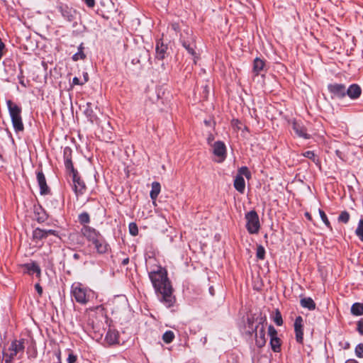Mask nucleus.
Wrapping results in <instances>:
<instances>
[{"mask_svg":"<svg viewBox=\"0 0 363 363\" xmlns=\"http://www.w3.org/2000/svg\"><path fill=\"white\" fill-rule=\"evenodd\" d=\"M255 343L258 347H262L266 344L265 329L263 325L255 333Z\"/></svg>","mask_w":363,"mask_h":363,"instance_id":"obj_19","label":"nucleus"},{"mask_svg":"<svg viewBox=\"0 0 363 363\" xmlns=\"http://www.w3.org/2000/svg\"><path fill=\"white\" fill-rule=\"evenodd\" d=\"M84 83V82H81L79 81V79L77 77H74V78H73V79H72V84H73L74 85L83 84Z\"/></svg>","mask_w":363,"mask_h":363,"instance_id":"obj_48","label":"nucleus"},{"mask_svg":"<svg viewBox=\"0 0 363 363\" xmlns=\"http://www.w3.org/2000/svg\"><path fill=\"white\" fill-rule=\"evenodd\" d=\"M22 342L21 341H19V346L21 347Z\"/></svg>","mask_w":363,"mask_h":363,"instance_id":"obj_60","label":"nucleus"},{"mask_svg":"<svg viewBox=\"0 0 363 363\" xmlns=\"http://www.w3.org/2000/svg\"><path fill=\"white\" fill-rule=\"evenodd\" d=\"M60 11L62 16L67 21H72L74 18L75 11L67 6H62L60 7Z\"/></svg>","mask_w":363,"mask_h":363,"instance_id":"obj_21","label":"nucleus"},{"mask_svg":"<svg viewBox=\"0 0 363 363\" xmlns=\"http://www.w3.org/2000/svg\"><path fill=\"white\" fill-rule=\"evenodd\" d=\"M213 154L223 160L226 155V147L224 143L217 141L213 144Z\"/></svg>","mask_w":363,"mask_h":363,"instance_id":"obj_18","label":"nucleus"},{"mask_svg":"<svg viewBox=\"0 0 363 363\" xmlns=\"http://www.w3.org/2000/svg\"><path fill=\"white\" fill-rule=\"evenodd\" d=\"M33 235L35 239H38V240H41V239L47 238L45 230H42L40 228H36L33 231Z\"/></svg>","mask_w":363,"mask_h":363,"instance_id":"obj_29","label":"nucleus"},{"mask_svg":"<svg viewBox=\"0 0 363 363\" xmlns=\"http://www.w3.org/2000/svg\"><path fill=\"white\" fill-rule=\"evenodd\" d=\"M34 218L39 223L44 222L47 219L45 211L40 206H34Z\"/></svg>","mask_w":363,"mask_h":363,"instance_id":"obj_22","label":"nucleus"},{"mask_svg":"<svg viewBox=\"0 0 363 363\" xmlns=\"http://www.w3.org/2000/svg\"><path fill=\"white\" fill-rule=\"evenodd\" d=\"M167 49V45H164L163 43L160 41H157L155 48L156 57L158 60H163L165 57Z\"/></svg>","mask_w":363,"mask_h":363,"instance_id":"obj_24","label":"nucleus"},{"mask_svg":"<svg viewBox=\"0 0 363 363\" xmlns=\"http://www.w3.org/2000/svg\"><path fill=\"white\" fill-rule=\"evenodd\" d=\"M128 263H129V258H128V257H127V258L123 259V261H122V264H123V266H125V265L128 264Z\"/></svg>","mask_w":363,"mask_h":363,"instance_id":"obj_51","label":"nucleus"},{"mask_svg":"<svg viewBox=\"0 0 363 363\" xmlns=\"http://www.w3.org/2000/svg\"><path fill=\"white\" fill-rule=\"evenodd\" d=\"M70 177H72V189L75 194L77 196L83 194L86 190V185L84 182L79 177V173H74L70 175Z\"/></svg>","mask_w":363,"mask_h":363,"instance_id":"obj_8","label":"nucleus"},{"mask_svg":"<svg viewBox=\"0 0 363 363\" xmlns=\"http://www.w3.org/2000/svg\"><path fill=\"white\" fill-rule=\"evenodd\" d=\"M303 318L301 316H298L294 322V330L296 334V340L298 343H303Z\"/></svg>","mask_w":363,"mask_h":363,"instance_id":"obj_13","label":"nucleus"},{"mask_svg":"<svg viewBox=\"0 0 363 363\" xmlns=\"http://www.w3.org/2000/svg\"><path fill=\"white\" fill-rule=\"evenodd\" d=\"M356 235L363 242V219H360L355 230Z\"/></svg>","mask_w":363,"mask_h":363,"instance_id":"obj_31","label":"nucleus"},{"mask_svg":"<svg viewBox=\"0 0 363 363\" xmlns=\"http://www.w3.org/2000/svg\"><path fill=\"white\" fill-rule=\"evenodd\" d=\"M84 113L87 117L90 118V120H93L94 118V111L91 108V104L88 102L86 104V108L84 110Z\"/></svg>","mask_w":363,"mask_h":363,"instance_id":"obj_36","label":"nucleus"},{"mask_svg":"<svg viewBox=\"0 0 363 363\" xmlns=\"http://www.w3.org/2000/svg\"><path fill=\"white\" fill-rule=\"evenodd\" d=\"M172 28H173L174 30H176L177 29V28H178V25L177 24H172Z\"/></svg>","mask_w":363,"mask_h":363,"instance_id":"obj_56","label":"nucleus"},{"mask_svg":"<svg viewBox=\"0 0 363 363\" xmlns=\"http://www.w3.org/2000/svg\"><path fill=\"white\" fill-rule=\"evenodd\" d=\"M35 289L37 291L39 296H41L43 294V288L39 283L35 284Z\"/></svg>","mask_w":363,"mask_h":363,"instance_id":"obj_45","label":"nucleus"},{"mask_svg":"<svg viewBox=\"0 0 363 363\" xmlns=\"http://www.w3.org/2000/svg\"><path fill=\"white\" fill-rule=\"evenodd\" d=\"M273 320H274V322L277 325H279V326L282 325L283 320H282L281 314L278 310H277Z\"/></svg>","mask_w":363,"mask_h":363,"instance_id":"obj_38","label":"nucleus"},{"mask_svg":"<svg viewBox=\"0 0 363 363\" xmlns=\"http://www.w3.org/2000/svg\"><path fill=\"white\" fill-rule=\"evenodd\" d=\"M18 347L16 342H12L8 349H4L2 352L1 363H10L13 358L16 355Z\"/></svg>","mask_w":363,"mask_h":363,"instance_id":"obj_9","label":"nucleus"},{"mask_svg":"<svg viewBox=\"0 0 363 363\" xmlns=\"http://www.w3.org/2000/svg\"><path fill=\"white\" fill-rule=\"evenodd\" d=\"M46 233V237H48L49 235H55L56 231L54 230H45Z\"/></svg>","mask_w":363,"mask_h":363,"instance_id":"obj_49","label":"nucleus"},{"mask_svg":"<svg viewBox=\"0 0 363 363\" xmlns=\"http://www.w3.org/2000/svg\"><path fill=\"white\" fill-rule=\"evenodd\" d=\"M213 140V135H211L208 138V143H210L211 141H212Z\"/></svg>","mask_w":363,"mask_h":363,"instance_id":"obj_53","label":"nucleus"},{"mask_svg":"<svg viewBox=\"0 0 363 363\" xmlns=\"http://www.w3.org/2000/svg\"><path fill=\"white\" fill-rule=\"evenodd\" d=\"M77 359V357L72 352H70L67 359V363H75Z\"/></svg>","mask_w":363,"mask_h":363,"instance_id":"obj_43","label":"nucleus"},{"mask_svg":"<svg viewBox=\"0 0 363 363\" xmlns=\"http://www.w3.org/2000/svg\"><path fill=\"white\" fill-rule=\"evenodd\" d=\"M328 89L332 99H342L346 96V86L342 84H329Z\"/></svg>","mask_w":363,"mask_h":363,"instance_id":"obj_7","label":"nucleus"},{"mask_svg":"<svg viewBox=\"0 0 363 363\" xmlns=\"http://www.w3.org/2000/svg\"><path fill=\"white\" fill-rule=\"evenodd\" d=\"M180 41L183 47L188 51V52L194 56L196 54L195 43L189 30H186L184 33L181 35Z\"/></svg>","mask_w":363,"mask_h":363,"instance_id":"obj_6","label":"nucleus"},{"mask_svg":"<svg viewBox=\"0 0 363 363\" xmlns=\"http://www.w3.org/2000/svg\"><path fill=\"white\" fill-rule=\"evenodd\" d=\"M79 221L83 225L89 223L90 221L89 215L86 212L82 213L79 215Z\"/></svg>","mask_w":363,"mask_h":363,"instance_id":"obj_34","label":"nucleus"},{"mask_svg":"<svg viewBox=\"0 0 363 363\" xmlns=\"http://www.w3.org/2000/svg\"><path fill=\"white\" fill-rule=\"evenodd\" d=\"M92 245H94L95 249L96 250L97 252L100 254L106 253L109 248L108 245L101 235L100 238H99L96 242H94Z\"/></svg>","mask_w":363,"mask_h":363,"instance_id":"obj_17","label":"nucleus"},{"mask_svg":"<svg viewBox=\"0 0 363 363\" xmlns=\"http://www.w3.org/2000/svg\"><path fill=\"white\" fill-rule=\"evenodd\" d=\"M233 125L236 126V128H237L238 129H239V128H240L239 125L240 124V123L238 120H236V121H233Z\"/></svg>","mask_w":363,"mask_h":363,"instance_id":"obj_50","label":"nucleus"},{"mask_svg":"<svg viewBox=\"0 0 363 363\" xmlns=\"http://www.w3.org/2000/svg\"><path fill=\"white\" fill-rule=\"evenodd\" d=\"M174 338V334L172 331H166L162 335V340L165 343H170Z\"/></svg>","mask_w":363,"mask_h":363,"instance_id":"obj_30","label":"nucleus"},{"mask_svg":"<svg viewBox=\"0 0 363 363\" xmlns=\"http://www.w3.org/2000/svg\"><path fill=\"white\" fill-rule=\"evenodd\" d=\"M301 306L303 308H308V310H314L315 308V303L313 300L310 298H303L300 301Z\"/></svg>","mask_w":363,"mask_h":363,"instance_id":"obj_25","label":"nucleus"},{"mask_svg":"<svg viewBox=\"0 0 363 363\" xmlns=\"http://www.w3.org/2000/svg\"><path fill=\"white\" fill-rule=\"evenodd\" d=\"M351 313L354 315H362L363 314V303H354L351 307Z\"/></svg>","mask_w":363,"mask_h":363,"instance_id":"obj_27","label":"nucleus"},{"mask_svg":"<svg viewBox=\"0 0 363 363\" xmlns=\"http://www.w3.org/2000/svg\"><path fill=\"white\" fill-rule=\"evenodd\" d=\"M337 220H338L339 222H342V223H348V221L350 220V214H349V213L347 211H342L340 213V216H338Z\"/></svg>","mask_w":363,"mask_h":363,"instance_id":"obj_33","label":"nucleus"},{"mask_svg":"<svg viewBox=\"0 0 363 363\" xmlns=\"http://www.w3.org/2000/svg\"><path fill=\"white\" fill-rule=\"evenodd\" d=\"M88 80V74L87 73H85L84 74V82H86Z\"/></svg>","mask_w":363,"mask_h":363,"instance_id":"obj_55","label":"nucleus"},{"mask_svg":"<svg viewBox=\"0 0 363 363\" xmlns=\"http://www.w3.org/2000/svg\"><path fill=\"white\" fill-rule=\"evenodd\" d=\"M118 332L116 330L109 329L106 335L105 340L108 345L118 343Z\"/></svg>","mask_w":363,"mask_h":363,"instance_id":"obj_20","label":"nucleus"},{"mask_svg":"<svg viewBox=\"0 0 363 363\" xmlns=\"http://www.w3.org/2000/svg\"><path fill=\"white\" fill-rule=\"evenodd\" d=\"M74 257L75 259H78V258H79V255H78V254H74Z\"/></svg>","mask_w":363,"mask_h":363,"instance_id":"obj_57","label":"nucleus"},{"mask_svg":"<svg viewBox=\"0 0 363 363\" xmlns=\"http://www.w3.org/2000/svg\"><path fill=\"white\" fill-rule=\"evenodd\" d=\"M245 176L247 179L251 178V173L247 167H241L238 170V174L235 177L233 186L235 189L240 194H243L245 189V182L243 178Z\"/></svg>","mask_w":363,"mask_h":363,"instance_id":"obj_4","label":"nucleus"},{"mask_svg":"<svg viewBox=\"0 0 363 363\" xmlns=\"http://www.w3.org/2000/svg\"><path fill=\"white\" fill-rule=\"evenodd\" d=\"M19 83L23 85V80L21 78H19Z\"/></svg>","mask_w":363,"mask_h":363,"instance_id":"obj_59","label":"nucleus"},{"mask_svg":"<svg viewBox=\"0 0 363 363\" xmlns=\"http://www.w3.org/2000/svg\"><path fill=\"white\" fill-rule=\"evenodd\" d=\"M72 150L69 147H66L64 148L63 150V157L65 160V168L69 173V175H72L74 173L78 172L77 170H76L74 168L72 161Z\"/></svg>","mask_w":363,"mask_h":363,"instance_id":"obj_10","label":"nucleus"},{"mask_svg":"<svg viewBox=\"0 0 363 363\" xmlns=\"http://www.w3.org/2000/svg\"><path fill=\"white\" fill-rule=\"evenodd\" d=\"M268 333L270 337V339L272 337H277V331L272 325H269L268 328Z\"/></svg>","mask_w":363,"mask_h":363,"instance_id":"obj_41","label":"nucleus"},{"mask_svg":"<svg viewBox=\"0 0 363 363\" xmlns=\"http://www.w3.org/2000/svg\"><path fill=\"white\" fill-rule=\"evenodd\" d=\"M71 294L75 301L82 305L86 304L94 296V292L79 282L72 285Z\"/></svg>","mask_w":363,"mask_h":363,"instance_id":"obj_2","label":"nucleus"},{"mask_svg":"<svg viewBox=\"0 0 363 363\" xmlns=\"http://www.w3.org/2000/svg\"><path fill=\"white\" fill-rule=\"evenodd\" d=\"M354 352L358 358H363V343H359L356 346Z\"/></svg>","mask_w":363,"mask_h":363,"instance_id":"obj_39","label":"nucleus"},{"mask_svg":"<svg viewBox=\"0 0 363 363\" xmlns=\"http://www.w3.org/2000/svg\"><path fill=\"white\" fill-rule=\"evenodd\" d=\"M361 94L362 89L357 84H352L347 89L346 88V95H347L351 99L354 100L358 99Z\"/></svg>","mask_w":363,"mask_h":363,"instance_id":"obj_15","label":"nucleus"},{"mask_svg":"<svg viewBox=\"0 0 363 363\" xmlns=\"http://www.w3.org/2000/svg\"><path fill=\"white\" fill-rule=\"evenodd\" d=\"M161 189L160 184L157 182L152 183V189L150 193V196L152 200H156Z\"/></svg>","mask_w":363,"mask_h":363,"instance_id":"obj_26","label":"nucleus"},{"mask_svg":"<svg viewBox=\"0 0 363 363\" xmlns=\"http://www.w3.org/2000/svg\"><path fill=\"white\" fill-rule=\"evenodd\" d=\"M318 211H319V214H320V218L323 220V222L325 224V225L328 228H329L330 229H332L330 223L328 220V217H327L326 214L325 213V212L321 209H319Z\"/></svg>","mask_w":363,"mask_h":363,"instance_id":"obj_37","label":"nucleus"},{"mask_svg":"<svg viewBox=\"0 0 363 363\" xmlns=\"http://www.w3.org/2000/svg\"><path fill=\"white\" fill-rule=\"evenodd\" d=\"M292 128L298 137L304 139L310 138V135L307 133L306 128L298 122L294 121L292 123Z\"/></svg>","mask_w":363,"mask_h":363,"instance_id":"obj_16","label":"nucleus"},{"mask_svg":"<svg viewBox=\"0 0 363 363\" xmlns=\"http://www.w3.org/2000/svg\"><path fill=\"white\" fill-rule=\"evenodd\" d=\"M270 345L272 347V350L275 352H278L280 351L281 349V342L280 339L277 337H272L270 339Z\"/></svg>","mask_w":363,"mask_h":363,"instance_id":"obj_28","label":"nucleus"},{"mask_svg":"<svg viewBox=\"0 0 363 363\" xmlns=\"http://www.w3.org/2000/svg\"><path fill=\"white\" fill-rule=\"evenodd\" d=\"M82 233L83 235L92 244L96 241V240L101 236V235L96 231L94 228L87 225H84L82 228Z\"/></svg>","mask_w":363,"mask_h":363,"instance_id":"obj_12","label":"nucleus"},{"mask_svg":"<svg viewBox=\"0 0 363 363\" xmlns=\"http://www.w3.org/2000/svg\"><path fill=\"white\" fill-rule=\"evenodd\" d=\"M129 232H130V234L133 236H135L138 235V228L137 225L135 223H130L129 224Z\"/></svg>","mask_w":363,"mask_h":363,"instance_id":"obj_40","label":"nucleus"},{"mask_svg":"<svg viewBox=\"0 0 363 363\" xmlns=\"http://www.w3.org/2000/svg\"><path fill=\"white\" fill-rule=\"evenodd\" d=\"M37 180L40 187V193L41 195H47L50 193V189L46 183V179L44 174L42 172H38L37 174Z\"/></svg>","mask_w":363,"mask_h":363,"instance_id":"obj_14","label":"nucleus"},{"mask_svg":"<svg viewBox=\"0 0 363 363\" xmlns=\"http://www.w3.org/2000/svg\"><path fill=\"white\" fill-rule=\"evenodd\" d=\"M24 273H27L30 276L35 275L40 279L41 277V269L37 262L30 261V262L24 264Z\"/></svg>","mask_w":363,"mask_h":363,"instance_id":"obj_11","label":"nucleus"},{"mask_svg":"<svg viewBox=\"0 0 363 363\" xmlns=\"http://www.w3.org/2000/svg\"><path fill=\"white\" fill-rule=\"evenodd\" d=\"M357 330L360 335H363V318H360L357 324Z\"/></svg>","mask_w":363,"mask_h":363,"instance_id":"obj_42","label":"nucleus"},{"mask_svg":"<svg viewBox=\"0 0 363 363\" xmlns=\"http://www.w3.org/2000/svg\"><path fill=\"white\" fill-rule=\"evenodd\" d=\"M78 50H79V51L77 53H75L72 57V59L74 61H77L79 60H84L86 57V55L83 52L82 45H81L79 47Z\"/></svg>","mask_w":363,"mask_h":363,"instance_id":"obj_32","label":"nucleus"},{"mask_svg":"<svg viewBox=\"0 0 363 363\" xmlns=\"http://www.w3.org/2000/svg\"><path fill=\"white\" fill-rule=\"evenodd\" d=\"M303 155L305 157H307V158H309L311 160H315V154L312 151H309V150L306 151V152L303 153Z\"/></svg>","mask_w":363,"mask_h":363,"instance_id":"obj_44","label":"nucleus"},{"mask_svg":"<svg viewBox=\"0 0 363 363\" xmlns=\"http://www.w3.org/2000/svg\"><path fill=\"white\" fill-rule=\"evenodd\" d=\"M246 228L249 233L256 234L260 228L258 214L255 211H250L245 214Z\"/></svg>","mask_w":363,"mask_h":363,"instance_id":"obj_5","label":"nucleus"},{"mask_svg":"<svg viewBox=\"0 0 363 363\" xmlns=\"http://www.w3.org/2000/svg\"><path fill=\"white\" fill-rule=\"evenodd\" d=\"M336 155L342 160H345V155L339 150L335 151Z\"/></svg>","mask_w":363,"mask_h":363,"instance_id":"obj_47","label":"nucleus"},{"mask_svg":"<svg viewBox=\"0 0 363 363\" xmlns=\"http://www.w3.org/2000/svg\"><path fill=\"white\" fill-rule=\"evenodd\" d=\"M256 257L258 259L263 260L265 257V250L263 246L259 245L257 247Z\"/></svg>","mask_w":363,"mask_h":363,"instance_id":"obj_35","label":"nucleus"},{"mask_svg":"<svg viewBox=\"0 0 363 363\" xmlns=\"http://www.w3.org/2000/svg\"><path fill=\"white\" fill-rule=\"evenodd\" d=\"M264 68H265V62L259 57H256L254 60V62H253V72L256 75H258L262 71L264 70Z\"/></svg>","mask_w":363,"mask_h":363,"instance_id":"obj_23","label":"nucleus"},{"mask_svg":"<svg viewBox=\"0 0 363 363\" xmlns=\"http://www.w3.org/2000/svg\"><path fill=\"white\" fill-rule=\"evenodd\" d=\"M7 105L14 129L16 131L23 130V123L21 116V108L10 100L7 101Z\"/></svg>","mask_w":363,"mask_h":363,"instance_id":"obj_3","label":"nucleus"},{"mask_svg":"<svg viewBox=\"0 0 363 363\" xmlns=\"http://www.w3.org/2000/svg\"><path fill=\"white\" fill-rule=\"evenodd\" d=\"M345 363H359V362L355 359H348L345 362Z\"/></svg>","mask_w":363,"mask_h":363,"instance_id":"obj_52","label":"nucleus"},{"mask_svg":"<svg viewBox=\"0 0 363 363\" xmlns=\"http://www.w3.org/2000/svg\"><path fill=\"white\" fill-rule=\"evenodd\" d=\"M209 291H210V293H211L212 295H213V289H212V287H211V288L209 289Z\"/></svg>","mask_w":363,"mask_h":363,"instance_id":"obj_58","label":"nucleus"},{"mask_svg":"<svg viewBox=\"0 0 363 363\" xmlns=\"http://www.w3.org/2000/svg\"><path fill=\"white\" fill-rule=\"evenodd\" d=\"M305 216H306L309 220H311V215H310V213H305Z\"/></svg>","mask_w":363,"mask_h":363,"instance_id":"obj_54","label":"nucleus"},{"mask_svg":"<svg viewBox=\"0 0 363 363\" xmlns=\"http://www.w3.org/2000/svg\"><path fill=\"white\" fill-rule=\"evenodd\" d=\"M149 277L160 301L167 308L172 306L175 303V297L172 294L173 289L167 271L161 267H157V270L149 273Z\"/></svg>","mask_w":363,"mask_h":363,"instance_id":"obj_1","label":"nucleus"},{"mask_svg":"<svg viewBox=\"0 0 363 363\" xmlns=\"http://www.w3.org/2000/svg\"><path fill=\"white\" fill-rule=\"evenodd\" d=\"M85 4L89 8H93L95 5V0H84Z\"/></svg>","mask_w":363,"mask_h":363,"instance_id":"obj_46","label":"nucleus"}]
</instances>
